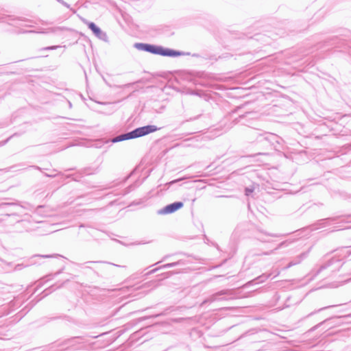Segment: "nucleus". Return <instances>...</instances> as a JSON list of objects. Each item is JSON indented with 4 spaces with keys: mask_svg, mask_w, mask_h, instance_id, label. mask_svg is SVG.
<instances>
[{
    "mask_svg": "<svg viewBox=\"0 0 351 351\" xmlns=\"http://www.w3.org/2000/svg\"><path fill=\"white\" fill-rule=\"evenodd\" d=\"M62 286V284L60 285H58V286H56V285H53L51 287H50L49 289L45 290L44 292L45 293V295H47L48 293H51L52 291H53L54 290H56L58 288L61 287Z\"/></svg>",
    "mask_w": 351,
    "mask_h": 351,
    "instance_id": "20",
    "label": "nucleus"
},
{
    "mask_svg": "<svg viewBox=\"0 0 351 351\" xmlns=\"http://www.w3.org/2000/svg\"><path fill=\"white\" fill-rule=\"evenodd\" d=\"M343 263L342 260L337 257H332L325 263L322 264L319 268L315 271L314 276H317L322 271H326V276L332 275L334 272L339 271V269L343 266Z\"/></svg>",
    "mask_w": 351,
    "mask_h": 351,
    "instance_id": "2",
    "label": "nucleus"
},
{
    "mask_svg": "<svg viewBox=\"0 0 351 351\" xmlns=\"http://www.w3.org/2000/svg\"><path fill=\"white\" fill-rule=\"evenodd\" d=\"M95 262L94 261H88V262H86L85 264H90V263H95Z\"/></svg>",
    "mask_w": 351,
    "mask_h": 351,
    "instance_id": "36",
    "label": "nucleus"
},
{
    "mask_svg": "<svg viewBox=\"0 0 351 351\" xmlns=\"http://www.w3.org/2000/svg\"><path fill=\"white\" fill-rule=\"evenodd\" d=\"M165 315V313H161L157 314L156 315H154L153 317H159V316H161V315Z\"/></svg>",
    "mask_w": 351,
    "mask_h": 351,
    "instance_id": "33",
    "label": "nucleus"
},
{
    "mask_svg": "<svg viewBox=\"0 0 351 351\" xmlns=\"http://www.w3.org/2000/svg\"><path fill=\"white\" fill-rule=\"evenodd\" d=\"M131 84H127L124 85V86H125V87H128V86H130Z\"/></svg>",
    "mask_w": 351,
    "mask_h": 351,
    "instance_id": "39",
    "label": "nucleus"
},
{
    "mask_svg": "<svg viewBox=\"0 0 351 351\" xmlns=\"http://www.w3.org/2000/svg\"><path fill=\"white\" fill-rule=\"evenodd\" d=\"M112 265H114V266H117V267H121V266H120V265H115V264H112Z\"/></svg>",
    "mask_w": 351,
    "mask_h": 351,
    "instance_id": "41",
    "label": "nucleus"
},
{
    "mask_svg": "<svg viewBox=\"0 0 351 351\" xmlns=\"http://www.w3.org/2000/svg\"><path fill=\"white\" fill-rule=\"evenodd\" d=\"M330 221H332V219H322L321 221H322V224L325 226V224H326L328 222H329Z\"/></svg>",
    "mask_w": 351,
    "mask_h": 351,
    "instance_id": "29",
    "label": "nucleus"
},
{
    "mask_svg": "<svg viewBox=\"0 0 351 351\" xmlns=\"http://www.w3.org/2000/svg\"><path fill=\"white\" fill-rule=\"evenodd\" d=\"M280 234L271 233L266 231L263 230L262 229L257 228L254 233V237L256 240L262 242V243H269L271 241L269 237H278Z\"/></svg>",
    "mask_w": 351,
    "mask_h": 351,
    "instance_id": "3",
    "label": "nucleus"
},
{
    "mask_svg": "<svg viewBox=\"0 0 351 351\" xmlns=\"http://www.w3.org/2000/svg\"><path fill=\"white\" fill-rule=\"evenodd\" d=\"M88 28L93 32L97 38L99 39L108 42V37L106 32H103L98 26L93 22H88L87 23Z\"/></svg>",
    "mask_w": 351,
    "mask_h": 351,
    "instance_id": "5",
    "label": "nucleus"
},
{
    "mask_svg": "<svg viewBox=\"0 0 351 351\" xmlns=\"http://www.w3.org/2000/svg\"><path fill=\"white\" fill-rule=\"evenodd\" d=\"M159 128L154 125H147L137 128L132 131L118 135L112 139V143H118L125 140L133 139L156 132Z\"/></svg>",
    "mask_w": 351,
    "mask_h": 351,
    "instance_id": "1",
    "label": "nucleus"
},
{
    "mask_svg": "<svg viewBox=\"0 0 351 351\" xmlns=\"http://www.w3.org/2000/svg\"><path fill=\"white\" fill-rule=\"evenodd\" d=\"M162 268H160L159 267H157V268H155V269H152L151 271H148L145 275H150V274H154L156 273L157 271H158L159 269H161Z\"/></svg>",
    "mask_w": 351,
    "mask_h": 351,
    "instance_id": "25",
    "label": "nucleus"
},
{
    "mask_svg": "<svg viewBox=\"0 0 351 351\" xmlns=\"http://www.w3.org/2000/svg\"><path fill=\"white\" fill-rule=\"evenodd\" d=\"M234 121L239 122V121H237V119H235Z\"/></svg>",
    "mask_w": 351,
    "mask_h": 351,
    "instance_id": "44",
    "label": "nucleus"
},
{
    "mask_svg": "<svg viewBox=\"0 0 351 351\" xmlns=\"http://www.w3.org/2000/svg\"><path fill=\"white\" fill-rule=\"evenodd\" d=\"M332 320H333L332 318L326 319L324 321L319 323L318 324H317L315 326H313V328H311L309 330V332L314 331L316 329L319 328L322 326H324V328H327V329L331 328L335 325V323Z\"/></svg>",
    "mask_w": 351,
    "mask_h": 351,
    "instance_id": "11",
    "label": "nucleus"
},
{
    "mask_svg": "<svg viewBox=\"0 0 351 351\" xmlns=\"http://www.w3.org/2000/svg\"><path fill=\"white\" fill-rule=\"evenodd\" d=\"M253 191L254 190L252 189L246 188L245 190V195L247 196L250 195V194H251Z\"/></svg>",
    "mask_w": 351,
    "mask_h": 351,
    "instance_id": "27",
    "label": "nucleus"
},
{
    "mask_svg": "<svg viewBox=\"0 0 351 351\" xmlns=\"http://www.w3.org/2000/svg\"><path fill=\"white\" fill-rule=\"evenodd\" d=\"M56 1H58V3H61L64 7L70 9V10L72 11L73 13H75L76 12L75 10L71 8L70 7V5L68 4L66 2H65L64 0H56Z\"/></svg>",
    "mask_w": 351,
    "mask_h": 351,
    "instance_id": "22",
    "label": "nucleus"
},
{
    "mask_svg": "<svg viewBox=\"0 0 351 351\" xmlns=\"http://www.w3.org/2000/svg\"><path fill=\"white\" fill-rule=\"evenodd\" d=\"M291 243H292V241H289V240H287V241H282V242H281V243H280L277 246V247L275 249V250H279V249H281V248H283V247H286L289 246Z\"/></svg>",
    "mask_w": 351,
    "mask_h": 351,
    "instance_id": "18",
    "label": "nucleus"
},
{
    "mask_svg": "<svg viewBox=\"0 0 351 351\" xmlns=\"http://www.w3.org/2000/svg\"><path fill=\"white\" fill-rule=\"evenodd\" d=\"M182 180V179H179V180H173V181L172 182V183H176V182H178L179 180Z\"/></svg>",
    "mask_w": 351,
    "mask_h": 351,
    "instance_id": "38",
    "label": "nucleus"
},
{
    "mask_svg": "<svg viewBox=\"0 0 351 351\" xmlns=\"http://www.w3.org/2000/svg\"><path fill=\"white\" fill-rule=\"evenodd\" d=\"M57 175H58L57 173H50V174L47 173H45V176L46 177H49V178H54V177H56Z\"/></svg>",
    "mask_w": 351,
    "mask_h": 351,
    "instance_id": "28",
    "label": "nucleus"
},
{
    "mask_svg": "<svg viewBox=\"0 0 351 351\" xmlns=\"http://www.w3.org/2000/svg\"><path fill=\"white\" fill-rule=\"evenodd\" d=\"M58 254H56V256H58ZM55 256V255H40V254H36L32 257V258H36V257H41V258H51Z\"/></svg>",
    "mask_w": 351,
    "mask_h": 351,
    "instance_id": "23",
    "label": "nucleus"
},
{
    "mask_svg": "<svg viewBox=\"0 0 351 351\" xmlns=\"http://www.w3.org/2000/svg\"><path fill=\"white\" fill-rule=\"evenodd\" d=\"M69 106L71 107V103L70 101L69 102Z\"/></svg>",
    "mask_w": 351,
    "mask_h": 351,
    "instance_id": "42",
    "label": "nucleus"
},
{
    "mask_svg": "<svg viewBox=\"0 0 351 351\" xmlns=\"http://www.w3.org/2000/svg\"><path fill=\"white\" fill-rule=\"evenodd\" d=\"M58 274H60V271L55 273L53 276H57Z\"/></svg>",
    "mask_w": 351,
    "mask_h": 351,
    "instance_id": "40",
    "label": "nucleus"
},
{
    "mask_svg": "<svg viewBox=\"0 0 351 351\" xmlns=\"http://www.w3.org/2000/svg\"><path fill=\"white\" fill-rule=\"evenodd\" d=\"M64 29H65L64 27H53V28L49 29L47 33L51 32V33L57 34L58 32H61Z\"/></svg>",
    "mask_w": 351,
    "mask_h": 351,
    "instance_id": "21",
    "label": "nucleus"
},
{
    "mask_svg": "<svg viewBox=\"0 0 351 351\" xmlns=\"http://www.w3.org/2000/svg\"><path fill=\"white\" fill-rule=\"evenodd\" d=\"M160 47V45L149 44L148 52L152 54L159 55Z\"/></svg>",
    "mask_w": 351,
    "mask_h": 351,
    "instance_id": "16",
    "label": "nucleus"
},
{
    "mask_svg": "<svg viewBox=\"0 0 351 351\" xmlns=\"http://www.w3.org/2000/svg\"><path fill=\"white\" fill-rule=\"evenodd\" d=\"M184 53L180 51H176L174 49H169V48H165L163 47H160V56H167V57H177L180 56L184 55Z\"/></svg>",
    "mask_w": 351,
    "mask_h": 351,
    "instance_id": "9",
    "label": "nucleus"
},
{
    "mask_svg": "<svg viewBox=\"0 0 351 351\" xmlns=\"http://www.w3.org/2000/svg\"><path fill=\"white\" fill-rule=\"evenodd\" d=\"M178 265H180V261L165 264L163 265H161L160 267V268L167 269V268L173 267L177 266Z\"/></svg>",
    "mask_w": 351,
    "mask_h": 351,
    "instance_id": "19",
    "label": "nucleus"
},
{
    "mask_svg": "<svg viewBox=\"0 0 351 351\" xmlns=\"http://www.w3.org/2000/svg\"><path fill=\"white\" fill-rule=\"evenodd\" d=\"M308 254V252L301 253L300 255L295 257L285 267V269H289L292 266L300 264L303 260H304Z\"/></svg>",
    "mask_w": 351,
    "mask_h": 351,
    "instance_id": "10",
    "label": "nucleus"
},
{
    "mask_svg": "<svg viewBox=\"0 0 351 351\" xmlns=\"http://www.w3.org/2000/svg\"><path fill=\"white\" fill-rule=\"evenodd\" d=\"M269 137H275L273 134H268L267 136L264 137V139L269 141Z\"/></svg>",
    "mask_w": 351,
    "mask_h": 351,
    "instance_id": "31",
    "label": "nucleus"
},
{
    "mask_svg": "<svg viewBox=\"0 0 351 351\" xmlns=\"http://www.w3.org/2000/svg\"><path fill=\"white\" fill-rule=\"evenodd\" d=\"M334 306H335V305H330V306H325V307L321 308H319V309H318V310H317V311H313V312H311V313H308V314L306 317H304L303 319H305V318H306V317H311V316L313 315L314 314H315V313H318V312H320V311H323V310H324V309L329 308H332V307H334Z\"/></svg>",
    "mask_w": 351,
    "mask_h": 351,
    "instance_id": "17",
    "label": "nucleus"
},
{
    "mask_svg": "<svg viewBox=\"0 0 351 351\" xmlns=\"http://www.w3.org/2000/svg\"><path fill=\"white\" fill-rule=\"evenodd\" d=\"M271 276V273L269 274H263L262 275L256 277L254 280L250 282L251 284H259L265 282L267 279H268Z\"/></svg>",
    "mask_w": 351,
    "mask_h": 351,
    "instance_id": "13",
    "label": "nucleus"
},
{
    "mask_svg": "<svg viewBox=\"0 0 351 351\" xmlns=\"http://www.w3.org/2000/svg\"><path fill=\"white\" fill-rule=\"evenodd\" d=\"M134 47L141 51H144L148 52L149 44L147 43H136L134 44Z\"/></svg>",
    "mask_w": 351,
    "mask_h": 351,
    "instance_id": "15",
    "label": "nucleus"
},
{
    "mask_svg": "<svg viewBox=\"0 0 351 351\" xmlns=\"http://www.w3.org/2000/svg\"><path fill=\"white\" fill-rule=\"evenodd\" d=\"M53 173L56 172V169H53L52 171Z\"/></svg>",
    "mask_w": 351,
    "mask_h": 351,
    "instance_id": "43",
    "label": "nucleus"
},
{
    "mask_svg": "<svg viewBox=\"0 0 351 351\" xmlns=\"http://www.w3.org/2000/svg\"><path fill=\"white\" fill-rule=\"evenodd\" d=\"M279 274H280V271H276V274H275V275H274V277H276V276H278V275H279Z\"/></svg>",
    "mask_w": 351,
    "mask_h": 351,
    "instance_id": "37",
    "label": "nucleus"
},
{
    "mask_svg": "<svg viewBox=\"0 0 351 351\" xmlns=\"http://www.w3.org/2000/svg\"><path fill=\"white\" fill-rule=\"evenodd\" d=\"M69 346L73 350H80L85 347L86 341L81 337H75L69 340Z\"/></svg>",
    "mask_w": 351,
    "mask_h": 351,
    "instance_id": "8",
    "label": "nucleus"
},
{
    "mask_svg": "<svg viewBox=\"0 0 351 351\" xmlns=\"http://www.w3.org/2000/svg\"><path fill=\"white\" fill-rule=\"evenodd\" d=\"M3 22L7 23L10 25L20 28L21 27H28L25 24L26 21L19 18L14 17L13 16H7L3 18Z\"/></svg>",
    "mask_w": 351,
    "mask_h": 351,
    "instance_id": "6",
    "label": "nucleus"
},
{
    "mask_svg": "<svg viewBox=\"0 0 351 351\" xmlns=\"http://www.w3.org/2000/svg\"><path fill=\"white\" fill-rule=\"evenodd\" d=\"M19 135H20V134H18V133H14V134H12V136H10V137H9V138L5 141V143L8 142V141H9L11 138H12V137H14V136H19Z\"/></svg>",
    "mask_w": 351,
    "mask_h": 351,
    "instance_id": "30",
    "label": "nucleus"
},
{
    "mask_svg": "<svg viewBox=\"0 0 351 351\" xmlns=\"http://www.w3.org/2000/svg\"><path fill=\"white\" fill-rule=\"evenodd\" d=\"M232 294V290H230V289L221 290L220 291H218V292L213 294L212 295H210V298L204 300L201 304V306H204L207 302L211 303V302H215L217 300H221V298L219 297L221 295H231Z\"/></svg>",
    "mask_w": 351,
    "mask_h": 351,
    "instance_id": "7",
    "label": "nucleus"
},
{
    "mask_svg": "<svg viewBox=\"0 0 351 351\" xmlns=\"http://www.w3.org/2000/svg\"><path fill=\"white\" fill-rule=\"evenodd\" d=\"M134 189V186L133 185H130V186H128V188H126L125 189V193L124 194H127L128 193H130L131 191H132Z\"/></svg>",
    "mask_w": 351,
    "mask_h": 351,
    "instance_id": "26",
    "label": "nucleus"
},
{
    "mask_svg": "<svg viewBox=\"0 0 351 351\" xmlns=\"http://www.w3.org/2000/svg\"><path fill=\"white\" fill-rule=\"evenodd\" d=\"M2 206H14L15 208V210L12 212L10 214H7L8 216L11 215H19V214L21 213V210L22 209V207L14 204V203H4L2 204Z\"/></svg>",
    "mask_w": 351,
    "mask_h": 351,
    "instance_id": "14",
    "label": "nucleus"
},
{
    "mask_svg": "<svg viewBox=\"0 0 351 351\" xmlns=\"http://www.w3.org/2000/svg\"><path fill=\"white\" fill-rule=\"evenodd\" d=\"M58 47H60V46H58V45H53V46H49V47H45L43 49L44 50H54V49H58Z\"/></svg>",
    "mask_w": 351,
    "mask_h": 351,
    "instance_id": "24",
    "label": "nucleus"
},
{
    "mask_svg": "<svg viewBox=\"0 0 351 351\" xmlns=\"http://www.w3.org/2000/svg\"><path fill=\"white\" fill-rule=\"evenodd\" d=\"M31 167L34 168V169H36L41 170V169L39 167H38V166H34H34H31Z\"/></svg>",
    "mask_w": 351,
    "mask_h": 351,
    "instance_id": "34",
    "label": "nucleus"
},
{
    "mask_svg": "<svg viewBox=\"0 0 351 351\" xmlns=\"http://www.w3.org/2000/svg\"><path fill=\"white\" fill-rule=\"evenodd\" d=\"M97 171V168L92 169V168H85L79 172V174H85V175H92L95 173ZM67 178L73 177V180L77 181V178H80L78 176V173L73 175H69L66 176Z\"/></svg>",
    "mask_w": 351,
    "mask_h": 351,
    "instance_id": "12",
    "label": "nucleus"
},
{
    "mask_svg": "<svg viewBox=\"0 0 351 351\" xmlns=\"http://www.w3.org/2000/svg\"><path fill=\"white\" fill-rule=\"evenodd\" d=\"M245 116H246V114H242V115L239 116V119H243V117H245Z\"/></svg>",
    "mask_w": 351,
    "mask_h": 351,
    "instance_id": "35",
    "label": "nucleus"
},
{
    "mask_svg": "<svg viewBox=\"0 0 351 351\" xmlns=\"http://www.w3.org/2000/svg\"><path fill=\"white\" fill-rule=\"evenodd\" d=\"M184 206V204L182 202H175L170 204L167 205L163 208L158 210V214L167 215L171 214L182 208Z\"/></svg>",
    "mask_w": 351,
    "mask_h": 351,
    "instance_id": "4",
    "label": "nucleus"
},
{
    "mask_svg": "<svg viewBox=\"0 0 351 351\" xmlns=\"http://www.w3.org/2000/svg\"><path fill=\"white\" fill-rule=\"evenodd\" d=\"M34 32L33 31H27V30H23V31H19V33H30Z\"/></svg>",
    "mask_w": 351,
    "mask_h": 351,
    "instance_id": "32",
    "label": "nucleus"
}]
</instances>
